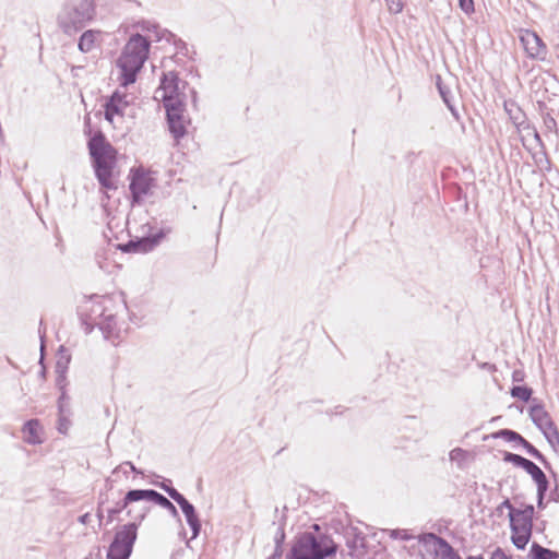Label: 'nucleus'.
<instances>
[{
  "label": "nucleus",
  "instance_id": "obj_1",
  "mask_svg": "<svg viewBox=\"0 0 559 559\" xmlns=\"http://www.w3.org/2000/svg\"><path fill=\"white\" fill-rule=\"evenodd\" d=\"M150 41L142 35H132L117 60L119 81L128 86L136 81L138 73L148 57Z\"/></svg>",
  "mask_w": 559,
  "mask_h": 559
},
{
  "label": "nucleus",
  "instance_id": "obj_2",
  "mask_svg": "<svg viewBox=\"0 0 559 559\" xmlns=\"http://www.w3.org/2000/svg\"><path fill=\"white\" fill-rule=\"evenodd\" d=\"M88 151L92 157L95 176L103 188L115 189L112 171L116 165L117 151L106 140L104 134L97 133L88 141Z\"/></svg>",
  "mask_w": 559,
  "mask_h": 559
},
{
  "label": "nucleus",
  "instance_id": "obj_3",
  "mask_svg": "<svg viewBox=\"0 0 559 559\" xmlns=\"http://www.w3.org/2000/svg\"><path fill=\"white\" fill-rule=\"evenodd\" d=\"M336 551L337 545L331 536L308 531L296 536L287 559H326Z\"/></svg>",
  "mask_w": 559,
  "mask_h": 559
},
{
  "label": "nucleus",
  "instance_id": "obj_4",
  "mask_svg": "<svg viewBox=\"0 0 559 559\" xmlns=\"http://www.w3.org/2000/svg\"><path fill=\"white\" fill-rule=\"evenodd\" d=\"M94 16V0H66L57 15V24L66 35L73 36Z\"/></svg>",
  "mask_w": 559,
  "mask_h": 559
},
{
  "label": "nucleus",
  "instance_id": "obj_5",
  "mask_svg": "<svg viewBox=\"0 0 559 559\" xmlns=\"http://www.w3.org/2000/svg\"><path fill=\"white\" fill-rule=\"evenodd\" d=\"M534 507L526 506L509 513L512 543L519 549H524L530 542L533 526Z\"/></svg>",
  "mask_w": 559,
  "mask_h": 559
},
{
  "label": "nucleus",
  "instance_id": "obj_6",
  "mask_svg": "<svg viewBox=\"0 0 559 559\" xmlns=\"http://www.w3.org/2000/svg\"><path fill=\"white\" fill-rule=\"evenodd\" d=\"M187 83L179 80L178 75L174 71L164 72L160 78V84L155 91V99H160L165 105L186 102V95L183 90Z\"/></svg>",
  "mask_w": 559,
  "mask_h": 559
},
{
  "label": "nucleus",
  "instance_id": "obj_7",
  "mask_svg": "<svg viewBox=\"0 0 559 559\" xmlns=\"http://www.w3.org/2000/svg\"><path fill=\"white\" fill-rule=\"evenodd\" d=\"M136 531L135 522L123 525L117 531L108 548L107 559H129L136 539Z\"/></svg>",
  "mask_w": 559,
  "mask_h": 559
},
{
  "label": "nucleus",
  "instance_id": "obj_8",
  "mask_svg": "<svg viewBox=\"0 0 559 559\" xmlns=\"http://www.w3.org/2000/svg\"><path fill=\"white\" fill-rule=\"evenodd\" d=\"M530 417L533 423L543 432L547 441L552 448L559 445V432L551 420L549 414L546 412L543 405L533 404L530 407Z\"/></svg>",
  "mask_w": 559,
  "mask_h": 559
},
{
  "label": "nucleus",
  "instance_id": "obj_9",
  "mask_svg": "<svg viewBox=\"0 0 559 559\" xmlns=\"http://www.w3.org/2000/svg\"><path fill=\"white\" fill-rule=\"evenodd\" d=\"M154 173L138 168L131 173L130 191L134 202H140L155 187Z\"/></svg>",
  "mask_w": 559,
  "mask_h": 559
},
{
  "label": "nucleus",
  "instance_id": "obj_10",
  "mask_svg": "<svg viewBox=\"0 0 559 559\" xmlns=\"http://www.w3.org/2000/svg\"><path fill=\"white\" fill-rule=\"evenodd\" d=\"M142 500L154 502L168 510L173 516H178V511L174 503L154 489H132L127 492V502H138Z\"/></svg>",
  "mask_w": 559,
  "mask_h": 559
},
{
  "label": "nucleus",
  "instance_id": "obj_11",
  "mask_svg": "<svg viewBox=\"0 0 559 559\" xmlns=\"http://www.w3.org/2000/svg\"><path fill=\"white\" fill-rule=\"evenodd\" d=\"M167 121L170 133L174 135L176 140H179L186 134V102L180 103L179 105L169 104L165 105Z\"/></svg>",
  "mask_w": 559,
  "mask_h": 559
},
{
  "label": "nucleus",
  "instance_id": "obj_12",
  "mask_svg": "<svg viewBox=\"0 0 559 559\" xmlns=\"http://www.w3.org/2000/svg\"><path fill=\"white\" fill-rule=\"evenodd\" d=\"M129 105L130 99L127 94L115 92L105 104V119L116 127L122 121Z\"/></svg>",
  "mask_w": 559,
  "mask_h": 559
},
{
  "label": "nucleus",
  "instance_id": "obj_13",
  "mask_svg": "<svg viewBox=\"0 0 559 559\" xmlns=\"http://www.w3.org/2000/svg\"><path fill=\"white\" fill-rule=\"evenodd\" d=\"M521 43L530 58L540 60L546 58L547 47L536 33L525 31L521 35Z\"/></svg>",
  "mask_w": 559,
  "mask_h": 559
},
{
  "label": "nucleus",
  "instance_id": "obj_14",
  "mask_svg": "<svg viewBox=\"0 0 559 559\" xmlns=\"http://www.w3.org/2000/svg\"><path fill=\"white\" fill-rule=\"evenodd\" d=\"M525 472L531 475L537 486L538 506H542L545 493L548 490V479L545 473L532 461L525 468Z\"/></svg>",
  "mask_w": 559,
  "mask_h": 559
},
{
  "label": "nucleus",
  "instance_id": "obj_15",
  "mask_svg": "<svg viewBox=\"0 0 559 559\" xmlns=\"http://www.w3.org/2000/svg\"><path fill=\"white\" fill-rule=\"evenodd\" d=\"M432 540V549L436 554V559H462L454 548L442 537L430 534Z\"/></svg>",
  "mask_w": 559,
  "mask_h": 559
},
{
  "label": "nucleus",
  "instance_id": "obj_16",
  "mask_svg": "<svg viewBox=\"0 0 559 559\" xmlns=\"http://www.w3.org/2000/svg\"><path fill=\"white\" fill-rule=\"evenodd\" d=\"M179 507L181 508L185 516H186V521L188 523V525L190 526L191 531H192V539L197 538L200 534V531H201V522H200V519L195 512V509L193 507L192 503H190L187 499H183L180 503H179Z\"/></svg>",
  "mask_w": 559,
  "mask_h": 559
},
{
  "label": "nucleus",
  "instance_id": "obj_17",
  "mask_svg": "<svg viewBox=\"0 0 559 559\" xmlns=\"http://www.w3.org/2000/svg\"><path fill=\"white\" fill-rule=\"evenodd\" d=\"M100 40V32L95 29L85 31L79 38V50L86 53L94 50Z\"/></svg>",
  "mask_w": 559,
  "mask_h": 559
},
{
  "label": "nucleus",
  "instance_id": "obj_18",
  "mask_svg": "<svg viewBox=\"0 0 559 559\" xmlns=\"http://www.w3.org/2000/svg\"><path fill=\"white\" fill-rule=\"evenodd\" d=\"M160 238H162V234H158L153 237L141 238L136 241H130L127 245V247L129 250H133L136 252H147V251L153 250L157 246Z\"/></svg>",
  "mask_w": 559,
  "mask_h": 559
},
{
  "label": "nucleus",
  "instance_id": "obj_19",
  "mask_svg": "<svg viewBox=\"0 0 559 559\" xmlns=\"http://www.w3.org/2000/svg\"><path fill=\"white\" fill-rule=\"evenodd\" d=\"M40 425L37 419H29L24 424L23 432L25 441L29 444H38L41 442L40 438Z\"/></svg>",
  "mask_w": 559,
  "mask_h": 559
},
{
  "label": "nucleus",
  "instance_id": "obj_20",
  "mask_svg": "<svg viewBox=\"0 0 559 559\" xmlns=\"http://www.w3.org/2000/svg\"><path fill=\"white\" fill-rule=\"evenodd\" d=\"M533 559H557L559 554L534 543L531 548Z\"/></svg>",
  "mask_w": 559,
  "mask_h": 559
},
{
  "label": "nucleus",
  "instance_id": "obj_21",
  "mask_svg": "<svg viewBox=\"0 0 559 559\" xmlns=\"http://www.w3.org/2000/svg\"><path fill=\"white\" fill-rule=\"evenodd\" d=\"M437 87H438V91H439V94H440L442 100L444 102L447 107L451 110V112L455 116L456 112H455V109L451 102V99H452L451 91H450V88H448L447 86H444L442 84L440 76H438V79H437Z\"/></svg>",
  "mask_w": 559,
  "mask_h": 559
},
{
  "label": "nucleus",
  "instance_id": "obj_22",
  "mask_svg": "<svg viewBox=\"0 0 559 559\" xmlns=\"http://www.w3.org/2000/svg\"><path fill=\"white\" fill-rule=\"evenodd\" d=\"M495 438H502L508 442H515L522 445L525 440L520 433L510 429H501L493 435Z\"/></svg>",
  "mask_w": 559,
  "mask_h": 559
},
{
  "label": "nucleus",
  "instance_id": "obj_23",
  "mask_svg": "<svg viewBox=\"0 0 559 559\" xmlns=\"http://www.w3.org/2000/svg\"><path fill=\"white\" fill-rule=\"evenodd\" d=\"M503 460L506 462H509V463H512L513 465L518 466V467H521L525 471V468L528 466V464L531 463L530 460L519 455V454H514V453H511V452H506L504 453V456H503Z\"/></svg>",
  "mask_w": 559,
  "mask_h": 559
},
{
  "label": "nucleus",
  "instance_id": "obj_24",
  "mask_svg": "<svg viewBox=\"0 0 559 559\" xmlns=\"http://www.w3.org/2000/svg\"><path fill=\"white\" fill-rule=\"evenodd\" d=\"M510 393L515 399H519L523 402H528L531 400L533 391L527 386L515 385L511 389Z\"/></svg>",
  "mask_w": 559,
  "mask_h": 559
},
{
  "label": "nucleus",
  "instance_id": "obj_25",
  "mask_svg": "<svg viewBox=\"0 0 559 559\" xmlns=\"http://www.w3.org/2000/svg\"><path fill=\"white\" fill-rule=\"evenodd\" d=\"M522 447L526 450V452L538 460L539 462L546 464L545 456L538 451L533 444H531L527 440H524Z\"/></svg>",
  "mask_w": 559,
  "mask_h": 559
},
{
  "label": "nucleus",
  "instance_id": "obj_26",
  "mask_svg": "<svg viewBox=\"0 0 559 559\" xmlns=\"http://www.w3.org/2000/svg\"><path fill=\"white\" fill-rule=\"evenodd\" d=\"M132 502H127V495L123 500L118 502L115 508L108 510V521L111 522L116 514L120 513L122 510L128 508Z\"/></svg>",
  "mask_w": 559,
  "mask_h": 559
},
{
  "label": "nucleus",
  "instance_id": "obj_27",
  "mask_svg": "<svg viewBox=\"0 0 559 559\" xmlns=\"http://www.w3.org/2000/svg\"><path fill=\"white\" fill-rule=\"evenodd\" d=\"M160 488L167 492V495L175 500L178 504L186 499L177 489L166 484H162Z\"/></svg>",
  "mask_w": 559,
  "mask_h": 559
},
{
  "label": "nucleus",
  "instance_id": "obj_28",
  "mask_svg": "<svg viewBox=\"0 0 559 559\" xmlns=\"http://www.w3.org/2000/svg\"><path fill=\"white\" fill-rule=\"evenodd\" d=\"M70 364L69 355H61L56 362V373H66Z\"/></svg>",
  "mask_w": 559,
  "mask_h": 559
},
{
  "label": "nucleus",
  "instance_id": "obj_29",
  "mask_svg": "<svg viewBox=\"0 0 559 559\" xmlns=\"http://www.w3.org/2000/svg\"><path fill=\"white\" fill-rule=\"evenodd\" d=\"M66 373H57L56 384L61 391V396L59 399V406L62 407L61 402L66 399Z\"/></svg>",
  "mask_w": 559,
  "mask_h": 559
},
{
  "label": "nucleus",
  "instance_id": "obj_30",
  "mask_svg": "<svg viewBox=\"0 0 559 559\" xmlns=\"http://www.w3.org/2000/svg\"><path fill=\"white\" fill-rule=\"evenodd\" d=\"M392 539L408 540L411 535L405 530H390L388 531Z\"/></svg>",
  "mask_w": 559,
  "mask_h": 559
},
{
  "label": "nucleus",
  "instance_id": "obj_31",
  "mask_svg": "<svg viewBox=\"0 0 559 559\" xmlns=\"http://www.w3.org/2000/svg\"><path fill=\"white\" fill-rule=\"evenodd\" d=\"M389 11L392 13H400L403 9L401 0H385Z\"/></svg>",
  "mask_w": 559,
  "mask_h": 559
},
{
  "label": "nucleus",
  "instance_id": "obj_32",
  "mask_svg": "<svg viewBox=\"0 0 559 559\" xmlns=\"http://www.w3.org/2000/svg\"><path fill=\"white\" fill-rule=\"evenodd\" d=\"M459 5L463 12L466 14H471L474 12V1L473 0H459Z\"/></svg>",
  "mask_w": 559,
  "mask_h": 559
},
{
  "label": "nucleus",
  "instance_id": "obj_33",
  "mask_svg": "<svg viewBox=\"0 0 559 559\" xmlns=\"http://www.w3.org/2000/svg\"><path fill=\"white\" fill-rule=\"evenodd\" d=\"M285 539V531H284V523L280 525L276 534H275V544H276V550H278Z\"/></svg>",
  "mask_w": 559,
  "mask_h": 559
},
{
  "label": "nucleus",
  "instance_id": "obj_34",
  "mask_svg": "<svg viewBox=\"0 0 559 559\" xmlns=\"http://www.w3.org/2000/svg\"><path fill=\"white\" fill-rule=\"evenodd\" d=\"M503 509H508L509 513H512V511H516L518 509L513 508L512 503L509 499L503 500L499 507L497 508L498 511H502Z\"/></svg>",
  "mask_w": 559,
  "mask_h": 559
},
{
  "label": "nucleus",
  "instance_id": "obj_35",
  "mask_svg": "<svg viewBox=\"0 0 559 559\" xmlns=\"http://www.w3.org/2000/svg\"><path fill=\"white\" fill-rule=\"evenodd\" d=\"M114 320V317L111 314L106 316L104 321H98L97 324L100 326V329H111V321Z\"/></svg>",
  "mask_w": 559,
  "mask_h": 559
},
{
  "label": "nucleus",
  "instance_id": "obj_36",
  "mask_svg": "<svg viewBox=\"0 0 559 559\" xmlns=\"http://www.w3.org/2000/svg\"><path fill=\"white\" fill-rule=\"evenodd\" d=\"M464 453H465L464 450H462L460 448L453 449L450 452V459L452 461L459 460V459H461L464 455Z\"/></svg>",
  "mask_w": 559,
  "mask_h": 559
},
{
  "label": "nucleus",
  "instance_id": "obj_37",
  "mask_svg": "<svg viewBox=\"0 0 559 559\" xmlns=\"http://www.w3.org/2000/svg\"><path fill=\"white\" fill-rule=\"evenodd\" d=\"M544 122H545V126L548 130H552L556 128L557 123H556V120L550 117V116H547L545 119H544Z\"/></svg>",
  "mask_w": 559,
  "mask_h": 559
},
{
  "label": "nucleus",
  "instance_id": "obj_38",
  "mask_svg": "<svg viewBox=\"0 0 559 559\" xmlns=\"http://www.w3.org/2000/svg\"><path fill=\"white\" fill-rule=\"evenodd\" d=\"M91 515L90 513H84L81 516H79V522L83 525H86L90 522Z\"/></svg>",
  "mask_w": 559,
  "mask_h": 559
},
{
  "label": "nucleus",
  "instance_id": "obj_39",
  "mask_svg": "<svg viewBox=\"0 0 559 559\" xmlns=\"http://www.w3.org/2000/svg\"><path fill=\"white\" fill-rule=\"evenodd\" d=\"M147 510H148V508L143 507V508L141 509V513H139V514L135 516V520H138L139 522H141V521L144 519V516H145V514H146V511H147Z\"/></svg>",
  "mask_w": 559,
  "mask_h": 559
},
{
  "label": "nucleus",
  "instance_id": "obj_40",
  "mask_svg": "<svg viewBox=\"0 0 559 559\" xmlns=\"http://www.w3.org/2000/svg\"><path fill=\"white\" fill-rule=\"evenodd\" d=\"M166 35H167L166 39L168 41H170V37H174V35L171 33L166 32V31L163 34L156 33V36H157L158 39L164 38Z\"/></svg>",
  "mask_w": 559,
  "mask_h": 559
},
{
  "label": "nucleus",
  "instance_id": "obj_41",
  "mask_svg": "<svg viewBox=\"0 0 559 559\" xmlns=\"http://www.w3.org/2000/svg\"><path fill=\"white\" fill-rule=\"evenodd\" d=\"M512 379L513 381H522L523 373L521 371L515 370L513 371Z\"/></svg>",
  "mask_w": 559,
  "mask_h": 559
},
{
  "label": "nucleus",
  "instance_id": "obj_42",
  "mask_svg": "<svg viewBox=\"0 0 559 559\" xmlns=\"http://www.w3.org/2000/svg\"><path fill=\"white\" fill-rule=\"evenodd\" d=\"M122 465L129 466V468L136 474H140L141 472L131 463V462H124Z\"/></svg>",
  "mask_w": 559,
  "mask_h": 559
},
{
  "label": "nucleus",
  "instance_id": "obj_43",
  "mask_svg": "<svg viewBox=\"0 0 559 559\" xmlns=\"http://www.w3.org/2000/svg\"><path fill=\"white\" fill-rule=\"evenodd\" d=\"M312 528H313V532L314 534H323L321 531H320V526L318 524H313L312 525Z\"/></svg>",
  "mask_w": 559,
  "mask_h": 559
},
{
  "label": "nucleus",
  "instance_id": "obj_44",
  "mask_svg": "<svg viewBox=\"0 0 559 559\" xmlns=\"http://www.w3.org/2000/svg\"><path fill=\"white\" fill-rule=\"evenodd\" d=\"M97 518H98L99 522H102V520H103V512H102L100 508H98V510H97Z\"/></svg>",
  "mask_w": 559,
  "mask_h": 559
},
{
  "label": "nucleus",
  "instance_id": "obj_45",
  "mask_svg": "<svg viewBox=\"0 0 559 559\" xmlns=\"http://www.w3.org/2000/svg\"><path fill=\"white\" fill-rule=\"evenodd\" d=\"M63 427H66V424L60 423L59 431H60V432H62V433H64V432H66V428H63Z\"/></svg>",
  "mask_w": 559,
  "mask_h": 559
},
{
  "label": "nucleus",
  "instance_id": "obj_46",
  "mask_svg": "<svg viewBox=\"0 0 559 559\" xmlns=\"http://www.w3.org/2000/svg\"><path fill=\"white\" fill-rule=\"evenodd\" d=\"M467 559H483L481 556H469L467 557Z\"/></svg>",
  "mask_w": 559,
  "mask_h": 559
},
{
  "label": "nucleus",
  "instance_id": "obj_47",
  "mask_svg": "<svg viewBox=\"0 0 559 559\" xmlns=\"http://www.w3.org/2000/svg\"><path fill=\"white\" fill-rule=\"evenodd\" d=\"M535 138H536L537 140H539V135H538V133H537L536 131H535Z\"/></svg>",
  "mask_w": 559,
  "mask_h": 559
}]
</instances>
